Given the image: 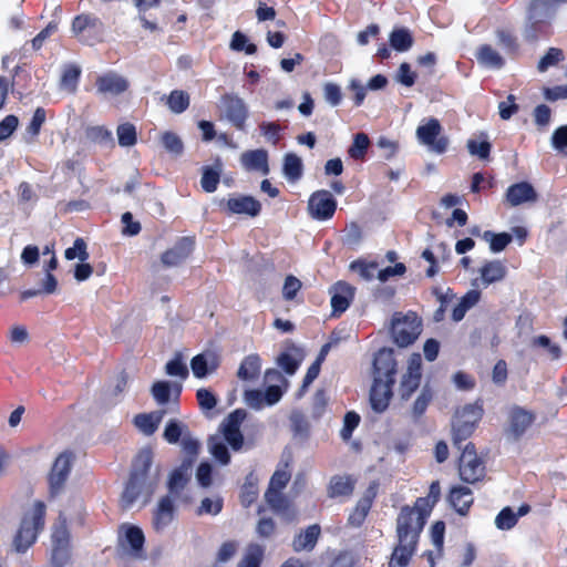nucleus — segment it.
Here are the masks:
<instances>
[{"mask_svg": "<svg viewBox=\"0 0 567 567\" xmlns=\"http://www.w3.org/2000/svg\"><path fill=\"white\" fill-rule=\"evenodd\" d=\"M152 462L153 455L150 450H143L137 454L130 481L121 496L123 508L131 507L138 498H143V504H146L152 497L159 480L158 470L152 471Z\"/></svg>", "mask_w": 567, "mask_h": 567, "instance_id": "f257e3e1", "label": "nucleus"}, {"mask_svg": "<svg viewBox=\"0 0 567 567\" xmlns=\"http://www.w3.org/2000/svg\"><path fill=\"white\" fill-rule=\"evenodd\" d=\"M427 516V501H416L413 507H403L396 519L398 540L416 544Z\"/></svg>", "mask_w": 567, "mask_h": 567, "instance_id": "f03ea898", "label": "nucleus"}, {"mask_svg": "<svg viewBox=\"0 0 567 567\" xmlns=\"http://www.w3.org/2000/svg\"><path fill=\"white\" fill-rule=\"evenodd\" d=\"M45 506L35 502L22 518L20 528L14 536L13 546L17 553H24L35 542L39 532L44 525Z\"/></svg>", "mask_w": 567, "mask_h": 567, "instance_id": "7ed1b4c3", "label": "nucleus"}, {"mask_svg": "<svg viewBox=\"0 0 567 567\" xmlns=\"http://www.w3.org/2000/svg\"><path fill=\"white\" fill-rule=\"evenodd\" d=\"M483 415V409L478 404H466L455 411L452 420L453 444L461 447V443L467 440L474 432Z\"/></svg>", "mask_w": 567, "mask_h": 567, "instance_id": "20e7f679", "label": "nucleus"}, {"mask_svg": "<svg viewBox=\"0 0 567 567\" xmlns=\"http://www.w3.org/2000/svg\"><path fill=\"white\" fill-rule=\"evenodd\" d=\"M422 322L415 312H395L391 320V334L399 347L413 343L421 333Z\"/></svg>", "mask_w": 567, "mask_h": 567, "instance_id": "39448f33", "label": "nucleus"}, {"mask_svg": "<svg viewBox=\"0 0 567 567\" xmlns=\"http://www.w3.org/2000/svg\"><path fill=\"white\" fill-rule=\"evenodd\" d=\"M442 125L434 118H425L416 128V138L420 144L426 146L429 151L442 154L447 150L449 138L442 134Z\"/></svg>", "mask_w": 567, "mask_h": 567, "instance_id": "423d86ee", "label": "nucleus"}, {"mask_svg": "<svg viewBox=\"0 0 567 567\" xmlns=\"http://www.w3.org/2000/svg\"><path fill=\"white\" fill-rule=\"evenodd\" d=\"M460 477L466 483H475L484 477L485 464L478 457L472 443H467L460 457L458 464Z\"/></svg>", "mask_w": 567, "mask_h": 567, "instance_id": "0eeeda50", "label": "nucleus"}, {"mask_svg": "<svg viewBox=\"0 0 567 567\" xmlns=\"http://www.w3.org/2000/svg\"><path fill=\"white\" fill-rule=\"evenodd\" d=\"M246 411L237 409L231 412L220 424L219 429L223 437L231 446L234 451L241 450L244 445V436L240 426L246 419Z\"/></svg>", "mask_w": 567, "mask_h": 567, "instance_id": "6e6552de", "label": "nucleus"}, {"mask_svg": "<svg viewBox=\"0 0 567 567\" xmlns=\"http://www.w3.org/2000/svg\"><path fill=\"white\" fill-rule=\"evenodd\" d=\"M337 203L328 190H318L313 193L308 202V212L310 216L318 220H326L332 217L336 212Z\"/></svg>", "mask_w": 567, "mask_h": 567, "instance_id": "1a4fd4ad", "label": "nucleus"}, {"mask_svg": "<svg viewBox=\"0 0 567 567\" xmlns=\"http://www.w3.org/2000/svg\"><path fill=\"white\" fill-rule=\"evenodd\" d=\"M225 117L238 130H243L248 116V110L243 99L226 94L221 99Z\"/></svg>", "mask_w": 567, "mask_h": 567, "instance_id": "9d476101", "label": "nucleus"}, {"mask_svg": "<svg viewBox=\"0 0 567 567\" xmlns=\"http://www.w3.org/2000/svg\"><path fill=\"white\" fill-rule=\"evenodd\" d=\"M551 18V11L537 7V2H530L528 23L524 30V38L527 41H535L544 33L545 25Z\"/></svg>", "mask_w": 567, "mask_h": 567, "instance_id": "9b49d317", "label": "nucleus"}, {"mask_svg": "<svg viewBox=\"0 0 567 567\" xmlns=\"http://www.w3.org/2000/svg\"><path fill=\"white\" fill-rule=\"evenodd\" d=\"M95 86L97 94L117 96L128 89L130 82L125 76L116 72H107L97 76Z\"/></svg>", "mask_w": 567, "mask_h": 567, "instance_id": "f8f14e48", "label": "nucleus"}, {"mask_svg": "<svg viewBox=\"0 0 567 567\" xmlns=\"http://www.w3.org/2000/svg\"><path fill=\"white\" fill-rule=\"evenodd\" d=\"M422 359L419 353H413L409 358L406 372L401 381V395L409 399L411 394L419 388L421 382Z\"/></svg>", "mask_w": 567, "mask_h": 567, "instance_id": "ddd939ff", "label": "nucleus"}, {"mask_svg": "<svg viewBox=\"0 0 567 567\" xmlns=\"http://www.w3.org/2000/svg\"><path fill=\"white\" fill-rule=\"evenodd\" d=\"M71 466L72 455L70 453H61L55 458L49 477L51 494H58L62 489L71 471Z\"/></svg>", "mask_w": 567, "mask_h": 567, "instance_id": "4468645a", "label": "nucleus"}, {"mask_svg": "<svg viewBox=\"0 0 567 567\" xmlns=\"http://www.w3.org/2000/svg\"><path fill=\"white\" fill-rule=\"evenodd\" d=\"M374 379L394 380L396 361L392 349L382 348L378 351L373 361Z\"/></svg>", "mask_w": 567, "mask_h": 567, "instance_id": "2eb2a0df", "label": "nucleus"}, {"mask_svg": "<svg viewBox=\"0 0 567 567\" xmlns=\"http://www.w3.org/2000/svg\"><path fill=\"white\" fill-rule=\"evenodd\" d=\"M394 380L374 379L370 392V403L372 409L381 413L385 411L392 396V385Z\"/></svg>", "mask_w": 567, "mask_h": 567, "instance_id": "dca6fc26", "label": "nucleus"}, {"mask_svg": "<svg viewBox=\"0 0 567 567\" xmlns=\"http://www.w3.org/2000/svg\"><path fill=\"white\" fill-rule=\"evenodd\" d=\"M330 293L333 315H341L349 308L353 300L354 288L344 281H339L331 287Z\"/></svg>", "mask_w": 567, "mask_h": 567, "instance_id": "f3484780", "label": "nucleus"}, {"mask_svg": "<svg viewBox=\"0 0 567 567\" xmlns=\"http://www.w3.org/2000/svg\"><path fill=\"white\" fill-rule=\"evenodd\" d=\"M226 209L229 214L256 217L261 210V204L251 196L237 195L227 199Z\"/></svg>", "mask_w": 567, "mask_h": 567, "instance_id": "a211bd4d", "label": "nucleus"}, {"mask_svg": "<svg viewBox=\"0 0 567 567\" xmlns=\"http://www.w3.org/2000/svg\"><path fill=\"white\" fill-rule=\"evenodd\" d=\"M265 379L268 382H279L280 384L269 385L265 393V401L267 405H274L278 403L282 394L287 391L289 382L282 377V374L276 369H268L265 372Z\"/></svg>", "mask_w": 567, "mask_h": 567, "instance_id": "6ab92c4d", "label": "nucleus"}, {"mask_svg": "<svg viewBox=\"0 0 567 567\" xmlns=\"http://www.w3.org/2000/svg\"><path fill=\"white\" fill-rule=\"evenodd\" d=\"M194 241L189 237L179 239L176 245L162 255V262L167 267H175L185 261L193 251Z\"/></svg>", "mask_w": 567, "mask_h": 567, "instance_id": "aec40b11", "label": "nucleus"}, {"mask_svg": "<svg viewBox=\"0 0 567 567\" xmlns=\"http://www.w3.org/2000/svg\"><path fill=\"white\" fill-rule=\"evenodd\" d=\"M534 422V415L520 408H514L509 413L508 434L519 439Z\"/></svg>", "mask_w": 567, "mask_h": 567, "instance_id": "412c9836", "label": "nucleus"}, {"mask_svg": "<svg viewBox=\"0 0 567 567\" xmlns=\"http://www.w3.org/2000/svg\"><path fill=\"white\" fill-rule=\"evenodd\" d=\"M506 199L512 206H518L524 203L535 202L537 194L529 183L522 182L507 188Z\"/></svg>", "mask_w": 567, "mask_h": 567, "instance_id": "4be33fe9", "label": "nucleus"}, {"mask_svg": "<svg viewBox=\"0 0 567 567\" xmlns=\"http://www.w3.org/2000/svg\"><path fill=\"white\" fill-rule=\"evenodd\" d=\"M174 518L173 501L168 497H162L153 513L152 524L155 530L162 532Z\"/></svg>", "mask_w": 567, "mask_h": 567, "instance_id": "5701e85b", "label": "nucleus"}, {"mask_svg": "<svg viewBox=\"0 0 567 567\" xmlns=\"http://www.w3.org/2000/svg\"><path fill=\"white\" fill-rule=\"evenodd\" d=\"M217 367V358L212 352L197 354L190 361L193 374L198 379H203L207 374L213 373Z\"/></svg>", "mask_w": 567, "mask_h": 567, "instance_id": "b1692460", "label": "nucleus"}, {"mask_svg": "<svg viewBox=\"0 0 567 567\" xmlns=\"http://www.w3.org/2000/svg\"><path fill=\"white\" fill-rule=\"evenodd\" d=\"M124 539L122 540V547L135 557H140V553L144 545V534L142 529L135 526H124Z\"/></svg>", "mask_w": 567, "mask_h": 567, "instance_id": "393cba45", "label": "nucleus"}, {"mask_svg": "<svg viewBox=\"0 0 567 567\" xmlns=\"http://www.w3.org/2000/svg\"><path fill=\"white\" fill-rule=\"evenodd\" d=\"M240 161L249 171H260L265 175L269 173L268 154L265 150L245 152L241 154Z\"/></svg>", "mask_w": 567, "mask_h": 567, "instance_id": "a878e982", "label": "nucleus"}, {"mask_svg": "<svg viewBox=\"0 0 567 567\" xmlns=\"http://www.w3.org/2000/svg\"><path fill=\"white\" fill-rule=\"evenodd\" d=\"M450 504L461 515H465L473 504L472 491L466 486L453 487L449 496Z\"/></svg>", "mask_w": 567, "mask_h": 567, "instance_id": "bb28decb", "label": "nucleus"}, {"mask_svg": "<svg viewBox=\"0 0 567 567\" xmlns=\"http://www.w3.org/2000/svg\"><path fill=\"white\" fill-rule=\"evenodd\" d=\"M320 532L319 525H310L305 532L295 537L292 542L293 549L296 551L313 549L320 536Z\"/></svg>", "mask_w": 567, "mask_h": 567, "instance_id": "cd10ccee", "label": "nucleus"}, {"mask_svg": "<svg viewBox=\"0 0 567 567\" xmlns=\"http://www.w3.org/2000/svg\"><path fill=\"white\" fill-rule=\"evenodd\" d=\"M416 544L403 543L398 540L388 567H406L415 551Z\"/></svg>", "mask_w": 567, "mask_h": 567, "instance_id": "c85d7f7f", "label": "nucleus"}, {"mask_svg": "<svg viewBox=\"0 0 567 567\" xmlns=\"http://www.w3.org/2000/svg\"><path fill=\"white\" fill-rule=\"evenodd\" d=\"M192 460L184 461L182 465L173 471L168 481V488L171 493L177 494L184 488L190 477Z\"/></svg>", "mask_w": 567, "mask_h": 567, "instance_id": "c756f323", "label": "nucleus"}, {"mask_svg": "<svg viewBox=\"0 0 567 567\" xmlns=\"http://www.w3.org/2000/svg\"><path fill=\"white\" fill-rule=\"evenodd\" d=\"M261 360L257 354L247 355L239 365L237 377L244 381H252L259 377Z\"/></svg>", "mask_w": 567, "mask_h": 567, "instance_id": "7c9ffc66", "label": "nucleus"}, {"mask_svg": "<svg viewBox=\"0 0 567 567\" xmlns=\"http://www.w3.org/2000/svg\"><path fill=\"white\" fill-rule=\"evenodd\" d=\"M302 361V354L297 348L282 352L277 358V364L289 375H293Z\"/></svg>", "mask_w": 567, "mask_h": 567, "instance_id": "2f4dec72", "label": "nucleus"}, {"mask_svg": "<svg viewBox=\"0 0 567 567\" xmlns=\"http://www.w3.org/2000/svg\"><path fill=\"white\" fill-rule=\"evenodd\" d=\"M86 30H93L101 32L103 30V23L94 14H81L74 18L72 22V31L75 34H83Z\"/></svg>", "mask_w": 567, "mask_h": 567, "instance_id": "473e14b6", "label": "nucleus"}, {"mask_svg": "<svg viewBox=\"0 0 567 567\" xmlns=\"http://www.w3.org/2000/svg\"><path fill=\"white\" fill-rule=\"evenodd\" d=\"M480 271L483 282L485 285H491L504 279L506 275V267L502 261L494 260L486 262Z\"/></svg>", "mask_w": 567, "mask_h": 567, "instance_id": "72a5a7b5", "label": "nucleus"}, {"mask_svg": "<svg viewBox=\"0 0 567 567\" xmlns=\"http://www.w3.org/2000/svg\"><path fill=\"white\" fill-rule=\"evenodd\" d=\"M163 412L138 414L134 417V424L145 435H152L158 427Z\"/></svg>", "mask_w": 567, "mask_h": 567, "instance_id": "f704fd0d", "label": "nucleus"}, {"mask_svg": "<svg viewBox=\"0 0 567 567\" xmlns=\"http://www.w3.org/2000/svg\"><path fill=\"white\" fill-rule=\"evenodd\" d=\"M302 161L293 153L286 154L284 158L282 173L290 182H296L302 176Z\"/></svg>", "mask_w": 567, "mask_h": 567, "instance_id": "c9c22d12", "label": "nucleus"}, {"mask_svg": "<svg viewBox=\"0 0 567 567\" xmlns=\"http://www.w3.org/2000/svg\"><path fill=\"white\" fill-rule=\"evenodd\" d=\"M476 58L486 68L501 69L504 65V59L489 45H482L476 53Z\"/></svg>", "mask_w": 567, "mask_h": 567, "instance_id": "e433bc0d", "label": "nucleus"}, {"mask_svg": "<svg viewBox=\"0 0 567 567\" xmlns=\"http://www.w3.org/2000/svg\"><path fill=\"white\" fill-rule=\"evenodd\" d=\"M389 41L391 47L400 52L408 51L413 45V37L406 28H395L391 32Z\"/></svg>", "mask_w": 567, "mask_h": 567, "instance_id": "4c0bfd02", "label": "nucleus"}, {"mask_svg": "<svg viewBox=\"0 0 567 567\" xmlns=\"http://www.w3.org/2000/svg\"><path fill=\"white\" fill-rule=\"evenodd\" d=\"M354 482L350 476H333L329 484L331 497L349 496L352 494Z\"/></svg>", "mask_w": 567, "mask_h": 567, "instance_id": "58836bf2", "label": "nucleus"}, {"mask_svg": "<svg viewBox=\"0 0 567 567\" xmlns=\"http://www.w3.org/2000/svg\"><path fill=\"white\" fill-rule=\"evenodd\" d=\"M221 174V163L217 161L214 166L205 167L200 178V185L207 193L216 190Z\"/></svg>", "mask_w": 567, "mask_h": 567, "instance_id": "ea45409f", "label": "nucleus"}, {"mask_svg": "<svg viewBox=\"0 0 567 567\" xmlns=\"http://www.w3.org/2000/svg\"><path fill=\"white\" fill-rule=\"evenodd\" d=\"M225 439L220 435H213L208 440V450L210 454L218 461L221 465H227L230 462V454L225 444Z\"/></svg>", "mask_w": 567, "mask_h": 567, "instance_id": "a19ab883", "label": "nucleus"}, {"mask_svg": "<svg viewBox=\"0 0 567 567\" xmlns=\"http://www.w3.org/2000/svg\"><path fill=\"white\" fill-rule=\"evenodd\" d=\"M45 122V111L42 107H38L33 116L29 123V125L25 128V133L23 135L24 141L28 144L34 143L37 136L40 133L41 126Z\"/></svg>", "mask_w": 567, "mask_h": 567, "instance_id": "79ce46f5", "label": "nucleus"}, {"mask_svg": "<svg viewBox=\"0 0 567 567\" xmlns=\"http://www.w3.org/2000/svg\"><path fill=\"white\" fill-rule=\"evenodd\" d=\"M467 150L471 155L486 159L491 151V144L487 140V135L481 134L478 138H470L467 141Z\"/></svg>", "mask_w": 567, "mask_h": 567, "instance_id": "37998d69", "label": "nucleus"}, {"mask_svg": "<svg viewBox=\"0 0 567 567\" xmlns=\"http://www.w3.org/2000/svg\"><path fill=\"white\" fill-rule=\"evenodd\" d=\"M350 269L358 272L359 276L364 280H372L378 274L379 265L375 261H365L362 259L354 260L350 264Z\"/></svg>", "mask_w": 567, "mask_h": 567, "instance_id": "c03bdc74", "label": "nucleus"}, {"mask_svg": "<svg viewBox=\"0 0 567 567\" xmlns=\"http://www.w3.org/2000/svg\"><path fill=\"white\" fill-rule=\"evenodd\" d=\"M80 74V68L75 65L66 66L61 78V89L68 93H74L76 91Z\"/></svg>", "mask_w": 567, "mask_h": 567, "instance_id": "a18cd8bd", "label": "nucleus"}, {"mask_svg": "<svg viewBox=\"0 0 567 567\" xmlns=\"http://www.w3.org/2000/svg\"><path fill=\"white\" fill-rule=\"evenodd\" d=\"M482 237L485 241L489 243V247L493 252L504 250L512 240V236L506 233L494 234L489 230L484 231Z\"/></svg>", "mask_w": 567, "mask_h": 567, "instance_id": "49530a36", "label": "nucleus"}, {"mask_svg": "<svg viewBox=\"0 0 567 567\" xmlns=\"http://www.w3.org/2000/svg\"><path fill=\"white\" fill-rule=\"evenodd\" d=\"M168 107L174 113L184 112L189 105V96L186 92L175 90L171 92L167 99Z\"/></svg>", "mask_w": 567, "mask_h": 567, "instance_id": "de8ad7c7", "label": "nucleus"}, {"mask_svg": "<svg viewBox=\"0 0 567 567\" xmlns=\"http://www.w3.org/2000/svg\"><path fill=\"white\" fill-rule=\"evenodd\" d=\"M118 144L122 147H130L136 143V128L131 123H123L116 130Z\"/></svg>", "mask_w": 567, "mask_h": 567, "instance_id": "09e8293b", "label": "nucleus"}, {"mask_svg": "<svg viewBox=\"0 0 567 567\" xmlns=\"http://www.w3.org/2000/svg\"><path fill=\"white\" fill-rule=\"evenodd\" d=\"M161 142L164 148L174 156H179L183 153L184 145L177 134L173 132H165L161 136Z\"/></svg>", "mask_w": 567, "mask_h": 567, "instance_id": "8fccbe9b", "label": "nucleus"}, {"mask_svg": "<svg viewBox=\"0 0 567 567\" xmlns=\"http://www.w3.org/2000/svg\"><path fill=\"white\" fill-rule=\"evenodd\" d=\"M264 556V548L260 545L251 544L248 546L244 559L238 567H259Z\"/></svg>", "mask_w": 567, "mask_h": 567, "instance_id": "3c124183", "label": "nucleus"}, {"mask_svg": "<svg viewBox=\"0 0 567 567\" xmlns=\"http://www.w3.org/2000/svg\"><path fill=\"white\" fill-rule=\"evenodd\" d=\"M187 434L186 426L176 420H171L164 430V439L171 443H177L178 440Z\"/></svg>", "mask_w": 567, "mask_h": 567, "instance_id": "603ef678", "label": "nucleus"}, {"mask_svg": "<svg viewBox=\"0 0 567 567\" xmlns=\"http://www.w3.org/2000/svg\"><path fill=\"white\" fill-rule=\"evenodd\" d=\"M564 60V53L560 49L550 48L546 54L539 60L537 70L539 72H546L549 68L558 64Z\"/></svg>", "mask_w": 567, "mask_h": 567, "instance_id": "864d4df0", "label": "nucleus"}, {"mask_svg": "<svg viewBox=\"0 0 567 567\" xmlns=\"http://www.w3.org/2000/svg\"><path fill=\"white\" fill-rule=\"evenodd\" d=\"M370 507H371V499L370 498H362L358 502L355 508L353 509V512L349 515V524H351L352 526H360L368 512L370 511Z\"/></svg>", "mask_w": 567, "mask_h": 567, "instance_id": "5fc2aeb1", "label": "nucleus"}, {"mask_svg": "<svg viewBox=\"0 0 567 567\" xmlns=\"http://www.w3.org/2000/svg\"><path fill=\"white\" fill-rule=\"evenodd\" d=\"M370 144L369 137L364 133H358L354 136L353 143L349 148V155L354 159L363 158L368 146Z\"/></svg>", "mask_w": 567, "mask_h": 567, "instance_id": "6e6d98bb", "label": "nucleus"}, {"mask_svg": "<svg viewBox=\"0 0 567 567\" xmlns=\"http://www.w3.org/2000/svg\"><path fill=\"white\" fill-rule=\"evenodd\" d=\"M517 523V515L511 507L503 508L495 518V525L498 529L507 530L513 528Z\"/></svg>", "mask_w": 567, "mask_h": 567, "instance_id": "4d7b16f0", "label": "nucleus"}, {"mask_svg": "<svg viewBox=\"0 0 567 567\" xmlns=\"http://www.w3.org/2000/svg\"><path fill=\"white\" fill-rule=\"evenodd\" d=\"M265 499L275 512L281 513L288 508V502L282 496L281 491L268 488L265 493Z\"/></svg>", "mask_w": 567, "mask_h": 567, "instance_id": "13d9d810", "label": "nucleus"}, {"mask_svg": "<svg viewBox=\"0 0 567 567\" xmlns=\"http://www.w3.org/2000/svg\"><path fill=\"white\" fill-rule=\"evenodd\" d=\"M532 346L546 349L553 360L559 359L561 354L560 347L556 343H553L547 336L534 337L532 339Z\"/></svg>", "mask_w": 567, "mask_h": 567, "instance_id": "bf43d9fd", "label": "nucleus"}, {"mask_svg": "<svg viewBox=\"0 0 567 567\" xmlns=\"http://www.w3.org/2000/svg\"><path fill=\"white\" fill-rule=\"evenodd\" d=\"M171 384L167 381H157L152 386V395L158 404L169 401Z\"/></svg>", "mask_w": 567, "mask_h": 567, "instance_id": "052dcab7", "label": "nucleus"}, {"mask_svg": "<svg viewBox=\"0 0 567 567\" xmlns=\"http://www.w3.org/2000/svg\"><path fill=\"white\" fill-rule=\"evenodd\" d=\"M64 256L68 260H72L78 257L81 261H85L89 258L85 241L82 238H76L73 247L68 248Z\"/></svg>", "mask_w": 567, "mask_h": 567, "instance_id": "680f3d73", "label": "nucleus"}, {"mask_svg": "<svg viewBox=\"0 0 567 567\" xmlns=\"http://www.w3.org/2000/svg\"><path fill=\"white\" fill-rule=\"evenodd\" d=\"M245 403L255 410L262 409L266 404L265 393L261 390H247L244 393Z\"/></svg>", "mask_w": 567, "mask_h": 567, "instance_id": "e2e57ef3", "label": "nucleus"}, {"mask_svg": "<svg viewBox=\"0 0 567 567\" xmlns=\"http://www.w3.org/2000/svg\"><path fill=\"white\" fill-rule=\"evenodd\" d=\"M165 371L171 377H179L182 379H186L188 375V369L186 364L183 363L181 357L168 361L165 365Z\"/></svg>", "mask_w": 567, "mask_h": 567, "instance_id": "0e129e2a", "label": "nucleus"}, {"mask_svg": "<svg viewBox=\"0 0 567 567\" xmlns=\"http://www.w3.org/2000/svg\"><path fill=\"white\" fill-rule=\"evenodd\" d=\"M230 48L235 51L245 50L247 54H254L257 50L255 44H247V37L239 31L233 34Z\"/></svg>", "mask_w": 567, "mask_h": 567, "instance_id": "69168bd1", "label": "nucleus"}, {"mask_svg": "<svg viewBox=\"0 0 567 567\" xmlns=\"http://www.w3.org/2000/svg\"><path fill=\"white\" fill-rule=\"evenodd\" d=\"M551 145L558 152L567 155V125L560 126L554 131Z\"/></svg>", "mask_w": 567, "mask_h": 567, "instance_id": "338daca9", "label": "nucleus"}, {"mask_svg": "<svg viewBox=\"0 0 567 567\" xmlns=\"http://www.w3.org/2000/svg\"><path fill=\"white\" fill-rule=\"evenodd\" d=\"M196 396L202 410L210 411L216 406L217 400L210 390L205 388L198 389Z\"/></svg>", "mask_w": 567, "mask_h": 567, "instance_id": "774afa93", "label": "nucleus"}]
</instances>
